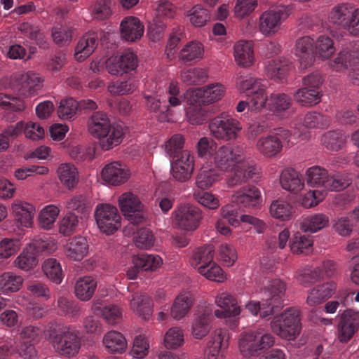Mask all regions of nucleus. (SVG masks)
Masks as SVG:
<instances>
[{"label":"nucleus","instance_id":"obj_1","mask_svg":"<svg viewBox=\"0 0 359 359\" xmlns=\"http://www.w3.org/2000/svg\"><path fill=\"white\" fill-rule=\"evenodd\" d=\"M45 339L56 353L67 358L76 356L81 347L79 331L57 321L48 324Z\"/></svg>","mask_w":359,"mask_h":359},{"label":"nucleus","instance_id":"obj_2","mask_svg":"<svg viewBox=\"0 0 359 359\" xmlns=\"http://www.w3.org/2000/svg\"><path fill=\"white\" fill-rule=\"evenodd\" d=\"M271 332L285 340H294L302 330L301 311L291 306L275 316L270 322Z\"/></svg>","mask_w":359,"mask_h":359},{"label":"nucleus","instance_id":"obj_3","mask_svg":"<svg viewBox=\"0 0 359 359\" xmlns=\"http://www.w3.org/2000/svg\"><path fill=\"white\" fill-rule=\"evenodd\" d=\"M274 344V337L261 329L243 332L238 339L239 352L248 358L258 355L261 351L271 348Z\"/></svg>","mask_w":359,"mask_h":359},{"label":"nucleus","instance_id":"obj_4","mask_svg":"<svg viewBox=\"0 0 359 359\" xmlns=\"http://www.w3.org/2000/svg\"><path fill=\"white\" fill-rule=\"evenodd\" d=\"M305 179L308 186L322 188L327 191H339L350 184L349 180L341 175H329L328 171L323 167L314 165L305 172Z\"/></svg>","mask_w":359,"mask_h":359},{"label":"nucleus","instance_id":"obj_5","mask_svg":"<svg viewBox=\"0 0 359 359\" xmlns=\"http://www.w3.org/2000/svg\"><path fill=\"white\" fill-rule=\"evenodd\" d=\"M290 137L291 133L288 130L277 128L269 134L259 137L255 147L262 156L273 158L282 152L284 144L290 142Z\"/></svg>","mask_w":359,"mask_h":359},{"label":"nucleus","instance_id":"obj_6","mask_svg":"<svg viewBox=\"0 0 359 359\" xmlns=\"http://www.w3.org/2000/svg\"><path fill=\"white\" fill-rule=\"evenodd\" d=\"M171 217L172 223L177 229L191 232L199 227L203 214L196 205L185 203L178 204L172 212Z\"/></svg>","mask_w":359,"mask_h":359},{"label":"nucleus","instance_id":"obj_7","mask_svg":"<svg viewBox=\"0 0 359 359\" xmlns=\"http://www.w3.org/2000/svg\"><path fill=\"white\" fill-rule=\"evenodd\" d=\"M210 135L218 141L230 142L236 140L242 130L241 123L231 116L221 114L209 123Z\"/></svg>","mask_w":359,"mask_h":359},{"label":"nucleus","instance_id":"obj_8","mask_svg":"<svg viewBox=\"0 0 359 359\" xmlns=\"http://www.w3.org/2000/svg\"><path fill=\"white\" fill-rule=\"evenodd\" d=\"M286 290V283L280 279H274L269 283L261 298L263 309H266L261 313L262 318L273 315L283 306Z\"/></svg>","mask_w":359,"mask_h":359},{"label":"nucleus","instance_id":"obj_9","mask_svg":"<svg viewBox=\"0 0 359 359\" xmlns=\"http://www.w3.org/2000/svg\"><path fill=\"white\" fill-rule=\"evenodd\" d=\"M94 217L100 231L107 235L113 234L121 226V217L116 207L109 203L98 204Z\"/></svg>","mask_w":359,"mask_h":359},{"label":"nucleus","instance_id":"obj_10","mask_svg":"<svg viewBox=\"0 0 359 359\" xmlns=\"http://www.w3.org/2000/svg\"><path fill=\"white\" fill-rule=\"evenodd\" d=\"M225 91L226 88L223 85L216 83L202 88L188 90L184 98L190 105H208L221 100Z\"/></svg>","mask_w":359,"mask_h":359},{"label":"nucleus","instance_id":"obj_11","mask_svg":"<svg viewBox=\"0 0 359 359\" xmlns=\"http://www.w3.org/2000/svg\"><path fill=\"white\" fill-rule=\"evenodd\" d=\"M118 205L124 217L131 223L140 224L144 220V205L133 193H123L118 198Z\"/></svg>","mask_w":359,"mask_h":359},{"label":"nucleus","instance_id":"obj_12","mask_svg":"<svg viewBox=\"0 0 359 359\" xmlns=\"http://www.w3.org/2000/svg\"><path fill=\"white\" fill-rule=\"evenodd\" d=\"M330 67L335 72H344L349 69V76L353 82H359V52L343 50L330 62Z\"/></svg>","mask_w":359,"mask_h":359},{"label":"nucleus","instance_id":"obj_13","mask_svg":"<svg viewBox=\"0 0 359 359\" xmlns=\"http://www.w3.org/2000/svg\"><path fill=\"white\" fill-rule=\"evenodd\" d=\"M41 333L39 326L29 325L22 327L19 332L20 343L15 350L18 354L25 359L34 358L36 351L34 343L39 339Z\"/></svg>","mask_w":359,"mask_h":359},{"label":"nucleus","instance_id":"obj_14","mask_svg":"<svg viewBox=\"0 0 359 359\" xmlns=\"http://www.w3.org/2000/svg\"><path fill=\"white\" fill-rule=\"evenodd\" d=\"M243 158V153L238 147L224 144L217 148L212 161L215 168L227 171Z\"/></svg>","mask_w":359,"mask_h":359},{"label":"nucleus","instance_id":"obj_15","mask_svg":"<svg viewBox=\"0 0 359 359\" xmlns=\"http://www.w3.org/2000/svg\"><path fill=\"white\" fill-rule=\"evenodd\" d=\"M232 167L231 173L227 180L229 187L240 186L250 179L259 177L260 175V168L255 163L243 159Z\"/></svg>","mask_w":359,"mask_h":359},{"label":"nucleus","instance_id":"obj_16","mask_svg":"<svg viewBox=\"0 0 359 359\" xmlns=\"http://www.w3.org/2000/svg\"><path fill=\"white\" fill-rule=\"evenodd\" d=\"M100 175L105 184L117 187L128 182L131 173L126 165L118 161H113L104 166Z\"/></svg>","mask_w":359,"mask_h":359},{"label":"nucleus","instance_id":"obj_17","mask_svg":"<svg viewBox=\"0 0 359 359\" xmlns=\"http://www.w3.org/2000/svg\"><path fill=\"white\" fill-rule=\"evenodd\" d=\"M41 81V78L33 71L21 72L14 76L13 88L20 95L28 97L40 88Z\"/></svg>","mask_w":359,"mask_h":359},{"label":"nucleus","instance_id":"obj_18","mask_svg":"<svg viewBox=\"0 0 359 359\" xmlns=\"http://www.w3.org/2000/svg\"><path fill=\"white\" fill-rule=\"evenodd\" d=\"M283 21V13L281 11L267 10L258 18V30L265 37L275 36L281 29Z\"/></svg>","mask_w":359,"mask_h":359},{"label":"nucleus","instance_id":"obj_19","mask_svg":"<svg viewBox=\"0 0 359 359\" xmlns=\"http://www.w3.org/2000/svg\"><path fill=\"white\" fill-rule=\"evenodd\" d=\"M171 164V173L177 181L189 180L194 170V157L188 150H184Z\"/></svg>","mask_w":359,"mask_h":359},{"label":"nucleus","instance_id":"obj_20","mask_svg":"<svg viewBox=\"0 0 359 359\" xmlns=\"http://www.w3.org/2000/svg\"><path fill=\"white\" fill-rule=\"evenodd\" d=\"M359 328V311L345 310L341 315L337 325L338 339L341 342L348 341Z\"/></svg>","mask_w":359,"mask_h":359},{"label":"nucleus","instance_id":"obj_21","mask_svg":"<svg viewBox=\"0 0 359 359\" xmlns=\"http://www.w3.org/2000/svg\"><path fill=\"white\" fill-rule=\"evenodd\" d=\"M212 309L205 306L199 309L194 314L191 323L190 332L196 339H202L206 337L211 330Z\"/></svg>","mask_w":359,"mask_h":359},{"label":"nucleus","instance_id":"obj_22","mask_svg":"<svg viewBox=\"0 0 359 359\" xmlns=\"http://www.w3.org/2000/svg\"><path fill=\"white\" fill-rule=\"evenodd\" d=\"M11 212L20 226L32 227L36 213L34 205L22 199H15L11 204Z\"/></svg>","mask_w":359,"mask_h":359},{"label":"nucleus","instance_id":"obj_23","mask_svg":"<svg viewBox=\"0 0 359 359\" xmlns=\"http://www.w3.org/2000/svg\"><path fill=\"white\" fill-rule=\"evenodd\" d=\"M233 202L245 208H256L262 203V194L255 186H246L237 190L232 195Z\"/></svg>","mask_w":359,"mask_h":359},{"label":"nucleus","instance_id":"obj_24","mask_svg":"<svg viewBox=\"0 0 359 359\" xmlns=\"http://www.w3.org/2000/svg\"><path fill=\"white\" fill-rule=\"evenodd\" d=\"M195 302L193 294L189 291H182L174 299L170 307V315L180 320L188 315Z\"/></svg>","mask_w":359,"mask_h":359},{"label":"nucleus","instance_id":"obj_25","mask_svg":"<svg viewBox=\"0 0 359 359\" xmlns=\"http://www.w3.org/2000/svg\"><path fill=\"white\" fill-rule=\"evenodd\" d=\"M236 63L241 67H250L255 62L254 44L252 41L240 40L233 46Z\"/></svg>","mask_w":359,"mask_h":359},{"label":"nucleus","instance_id":"obj_26","mask_svg":"<svg viewBox=\"0 0 359 359\" xmlns=\"http://www.w3.org/2000/svg\"><path fill=\"white\" fill-rule=\"evenodd\" d=\"M313 45V39L309 36H304L297 40L295 55L298 58L301 68L306 69L314 64Z\"/></svg>","mask_w":359,"mask_h":359},{"label":"nucleus","instance_id":"obj_27","mask_svg":"<svg viewBox=\"0 0 359 359\" xmlns=\"http://www.w3.org/2000/svg\"><path fill=\"white\" fill-rule=\"evenodd\" d=\"M121 36L127 41L133 42L141 39L144 34V25L136 17L124 18L120 25Z\"/></svg>","mask_w":359,"mask_h":359},{"label":"nucleus","instance_id":"obj_28","mask_svg":"<svg viewBox=\"0 0 359 359\" xmlns=\"http://www.w3.org/2000/svg\"><path fill=\"white\" fill-rule=\"evenodd\" d=\"M281 187L287 191L297 194L304 188V182L302 175L292 168H285L279 177Z\"/></svg>","mask_w":359,"mask_h":359},{"label":"nucleus","instance_id":"obj_29","mask_svg":"<svg viewBox=\"0 0 359 359\" xmlns=\"http://www.w3.org/2000/svg\"><path fill=\"white\" fill-rule=\"evenodd\" d=\"M125 135V129L120 124H112L99 137L98 143L104 151H108L114 147L119 145Z\"/></svg>","mask_w":359,"mask_h":359},{"label":"nucleus","instance_id":"obj_30","mask_svg":"<svg viewBox=\"0 0 359 359\" xmlns=\"http://www.w3.org/2000/svg\"><path fill=\"white\" fill-rule=\"evenodd\" d=\"M90 309L93 313H99L109 325L118 324L123 317L122 309L114 304L102 306L99 301H93L91 303Z\"/></svg>","mask_w":359,"mask_h":359},{"label":"nucleus","instance_id":"obj_31","mask_svg":"<svg viewBox=\"0 0 359 359\" xmlns=\"http://www.w3.org/2000/svg\"><path fill=\"white\" fill-rule=\"evenodd\" d=\"M130 310L144 320H148L153 314L150 299L142 292H135L129 299Z\"/></svg>","mask_w":359,"mask_h":359},{"label":"nucleus","instance_id":"obj_32","mask_svg":"<svg viewBox=\"0 0 359 359\" xmlns=\"http://www.w3.org/2000/svg\"><path fill=\"white\" fill-rule=\"evenodd\" d=\"M355 6L347 3L334 6L330 11L329 19L332 23L347 30Z\"/></svg>","mask_w":359,"mask_h":359},{"label":"nucleus","instance_id":"obj_33","mask_svg":"<svg viewBox=\"0 0 359 359\" xmlns=\"http://www.w3.org/2000/svg\"><path fill=\"white\" fill-rule=\"evenodd\" d=\"M98 44V36L95 32L86 33L79 39L75 48L74 57L82 62L88 57L95 50Z\"/></svg>","mask_w":359,"mask_h":359},{"label":"nucleus","instance_id":"obj_34","mask_svg":"<svg viewBox=\"0 0 359 359\" xmlns=\"http://www.w3.org/2000/svg\"><path fill=\"white\" fill-rule=\"evenodd\" d=\"M97 285V280L93 276L79 278L74 285L75 296L81 301H89L95 294Z\"/></svg>","mask_w":359,"mask_h":359},{"label":"nucleus","instance_id":"obj_35","mask_svg":"<svg viewBox=\"0 0 359 359\" xmlns=\"http://www.w3.org/2000/svg\"><path fill=\"white\" fill-rule=\"evenodd\" d=\"M290 69V62L285 58H276L267 61L265 72L267 76L275 81L285 79Z\"/></svg>","mask_w":359,"mask_h":359},{"label":"nucleus","instance_id":"obj_36","mask_svg":"<svg viewBox=\"0 0 359 359\" xmlns=\"http://www.w3.org/2000/svg\"><path fill=\"white\" fill-rule=\"evenodd\" d=\"M88 244L82 236H76L70 239L65 246V255L72 260L79 261L88 254Z\"/></svg>","mask_w":359,"mask_h":359},{"label":"nucleus","instance_id":"obj_37","mask_svg":"<svg viewBox=\"0 0 359 359\" xmlns=\"http://www.w3.org/2000/svg\"><path fill=\"white\" fill-rule=\"evenodd\" d=\"M204 55V48L198 41H190L187 43L179 53V60L184 64L191 65L201 60Z\"/></svg>","mask_w":359,"mask_h":359},{"label":"nucleus","instance_id":"obj_38","mask_svg":"<svg viewBox=\"0 0 359 359\" xmlns=\"http://www.w3.org/2000/svg\"><path fill=\"white\" fill-rule=\"evenodd\" d=\"M102 344L111 353H121L127 348V341L124 336L116 330H110L104 334Z\"/></svg>","mask_w":359,"mask_h":359},{"label":"nucleus","instance_id":"obj_39","mask_svg":"<svg viewBox=\"0 0 359 359\" xmlns=\"http://www.w3.org/2000/svg\"><path fill=\"white\" fill-rule=\"evenodd\" d=\"M112 125L108 116L101 111L93 113L88 121V130L95 138H97L106 132Z\"/></svg>","mask_w":359,"mask_h":359},{"label":"nucleus","instance_id":"obj_40","mask_svg":"<svg viewBox=\"0 0 359 359\" xmlns=\"http://www.w3.org/2000/svg\"><path fill=\"white\" fill-rule=\"evenodd\" d=\"M57 175L61 184L72 189L79 182V172L77 168L70 163L60 164L57 169Z\"/></svg>","mask_w":359,"mask_h":359},{"label":"nucleus","instance_id":"obj_41","mask_svg":"<svg viewBox=\"0 0 359 359\" xmlns=\"http://www.w3.org/2000/svg\"><path fill=\"white\" fill-rule=\"evenodd\" d=\"M214 252V247L211 245L196 248L191 257V265L196 269L198 272L201 266H209L213 261Z\"/></svg>","mask_w":359,"mask_h":359},{"label":"nucleus","instance_id":"obj_42","mask_svg":"<svg viewBox=\"0 0 359 359\" xmlns=\"http://www.w3.org/2000/svg\"><path fill=\"white\" fill-rule=\"evenodd\" d=\"M24 278L13 271H5L0 274V291L4 294L19 291L22 287Z\"/></svg>","mask_w":359,"mask_h":359},{"label":"nucleus","instance_id":"obj_43","mask_svg":"<svg viewBox=\"0 0 359 359\" xmlns=\"http://www.w3.org/2000/svg\"><path fill=\"white\" fill-rule=\"evenodd\" d=\"M330 218L323 213H316L302 219L300 229L304 232L316 233L329 225Z\"/></svg>","mask_w":359,"mask_h":359},{"label":"nucleus","instance_id":"obj_44","mask_svg":"<svg viewBox=\"0 0 359 359\" xmlns=\"http://www.w3.org/2000/svg\"><path fill=\"white\" fill-rule=\"evenodd\" d=\"M218 177L219 175L215 168L206 163L203 165L198 170L195 184L202 190L208 189L218 180Z\"/></svg>","mask_w":359,"mask_h":359},{"label":"nucleus","instance_id":"obj_45","mask_svg":"<svg viewBox=\"0 0 359 359\" xmlns=\"http://www.w3.org/2000/svg\"><path fill=\"white\" fill-rule=\"evenodd\" d=\"M265 85L266 81L250 75H241L236 79V88L241 93L247 95H251L260 90Z\"/></svg>","mask_w":359,"mask_h":359},{"label":"nucleus","instance_id":"obj_46","mask_svg":"<svg viewBox=\"0 0 359 359\" xmlns=\"http://www.w3.org/2000/svg\"><path fill=\"white\" fill-rule=\"evenodd\" d=\"M134 266L145 271L158 269L163 264L161 257L157 255L142 254L133 257Z\"/></svg>","mask_w":359,"mask_h":359},{"label":"nucleus","instance_id":"obj_47","mask_svg":"<svg viewBox=\"0 0 359 359\" xmlns=\"http://www.w3.org/2000/svg\"><path fill=\"white\" fill-rule=\"evenodd\" d=\"M320 141L326 149L336 151L344 147L346 143V137L341 132L332 130L324 133Z\"/></svg>","mask_w":359,"mask_h":359},{"label":"nucleus","instance_id":"obj_48","mask_svg":"<svg viewBox=\"0 0 359 359\" xmlns=\"http://www.w3.org/2000/svg\"><path fill=\"white\" fill-rule=\"evenodd\" d=\"M313 244V241L311 236L296 233L292 238L289 246L293 254L307 255L312 251Z\"/></svg>","mask_w":359,"mask_h":359},{"label":"nucleus","instance_id":"obj_49","mask_svg":"<svg viewBox=\"0 0 359 359\" xmlns=\"http://www.w3.org/2000/svg\"><path fill=\"white\" fill-rule=\"evenodd\" d=\"M38 264V260L35 253L28 245L14 259L13 265L14 267L24 271L32 270Z\"/></svg>","mask_w":359,"mask_h":359},{"label":"nucleus","instance_id":"obj_50","mask_svg":"<svg viewBox=\"0 0 359 359\" xmlns=\"http://www.w3.org/2000/svg\"><path fill=\"white\" fill-rule=\"evenodd\" d=\"M79 219L73 212H67L57 222L58 232L64 236H70L77 231Z\"/></svg>","mask_w":359,"mask_h":359},{"label":"nucleus","instance_id":"obj_51","mask_svg":"<svg viewBox=\"0 0 359 359\" xmlns=\"http://www.w3.org/2000/svg\"><path fill=\"white\" fill-rule=\"evenodd\" d=\"M293 212L292 206L282 199L274 200L269 206L270 215L280 221L289 220Z\"/></svg>","mask_w":359,"mask_h":359},{"label":"nucleus","instance_id":"obj_52","mask_svg":"<svg viewBox=\"0 0 359 359\" xmlns=\"http://www.w3.org/2000/svg\"><path fill=\"white\" fill-rule=\"evenodd\" d=\"M60 208L55 205H46L38 216L39 226L45 230H50L53 226L59 214Z\"/></svg>","mask_w":359,"mask_h":359},{"label":"nucleus","instance_id":"obj_53","mask_svg":"<svg viewBox=\"0 0 359 359\" xmlns=\"http://www.w3.org/2000/svg\"><path fill=\"white\" fill-rule=\"evenodd\" d=\"M294 99L302 106H312L320 102V94L316 88L303 87L295 92Z\"/></svg>","mask_w":359,"mask_h":359},{"label":"nucleus","instance_id":"obj_54","mask_svg":"<svg viewBox=\"0 0 359 359\" xmlns=\"http://www.w3.org/2000/svg\"><path fill=\"white\" fill-rule=\"evenodd\" d=\"M147 100L146 106L147 109L155 114L161 122L170 121V113L169 106L161 105L158 99L150 95H145Z\"/></svg>","mask_w":359,"mask_h":359},{"label":"nucleus","instance_id":"obj_55","mask_svg":"<svg viewBox=\"0 0 359 359\" xmlns=\"http://www.w3.org/2000/svg\"><path fill=\"white\" fill-rule=\"evenodd\" d=\"M316 53L323 60H326L336 51L333 40L327 36H320L313 43Z\"/></svg>","mask_w":359,"mask_h":359},{"label":"nucleus","instance_id":"obj_56","mask_svg":"<svg viewBox=\"0 0 359 359\" xmlns=\"http://www.w3.org/2000/svg\"><path fill=\"white\" fill-rule=\"evenodd\" d=\"M45 275L53 282L60 284L63 278V273L60 263L55 259L49 258L42 264Z\"/></svg>","mask_w":359,"mask_h":359},{"label":"nucleus","instance_id":"obj_57","mask_svg":"<svg viewBox=\"0 0 359 359\" xmlns=\"http://www.w3.org/2000/svg\"><path fill=\"white\" fill-rule=\"evenodd\" d=\"M187 16L191 24L196 27H203L210 20L209 11L198 4L189 10Z\"/></svg>","mask_w":359,"mask_h":359},{"label":"nucleus","instance_id":"obj_58","mask_svg":"<svg viewBox=\"0 0 359 359\" xmlns=\"http://www.w3.org/2000/svg\"><path fill=\"white\" fill-rule=\"evenodd\" d=\"M184 342L183 330L179 327H173L165 332L163 344L167 349H177Z\"/></svg>","mask_w":359,"mask_h":359},{"label":"nucleus","instance_id":"obj_59","mask_svg":"<svg viewBox=\"0 0 359 359\" xmlns=\"http://www.w3.org/2000/svg\"><path fill=\"white\" fill-rule=\"evenodd\" d=\"M29 248L35 253L46 252L53 253L57 248V241L51 237L34 238L29 244Z\"/></svg>","mask_w":359,"mask_h":359},{"label":"nucleus","instance_id":"obj_60","mask_svg":"<svg viewBox=\"0 0 359 359\" xmlns=\"http://www.w3.org/2000/svg\"><path fill=\"white\" fill-rule=\"evenodd\" d=\"M180 77L182 82L189 85H198L205 81L207 72L201 68H193L181 72Z\"/></svg>","mask_w":359,"mask_h":359},{"label":"nucleus","instance_id":"obj_61","mask_svg":"<svg viewBox=\"0 0 359 359\" xmlns=\"http://www.w3.org/2000/svg\"><path fill=\"white\" fill-rule=\"evenodd\" d=\"M290 105L291 99L285 93H272L269 96L268 108L274 112L285 111L290 108Z\"/></svg>","mask_w":359,"mask_h":359},{"label":"nucleus","instance_id":"obj_62","mask_svg":"<svg viewBox=\"0 0 359 359\" xmlns=\"http://www.w3.org/2000/svg\"><path fill=\"white\" fill-rule=\"evenodd\" d=\"M215 304L220 309L225 310H237V316L240 315L241 309L236 299L229 292L218 293L215 299Z\"/></svg>","mask_w":359,"mask_h":359},{"label":"nucleus","instance_id":"obj_63","mask_svg":"<svg viewBox=\"0 0 359 359\" xmlns=\"http://www.w3.org/2000/svg\"><path fill=\"white\" fill-rule=\"evenodd\" d=\"M198 273L207 279L218 283H223L227 278L222 269L213 262H211L209 266H201Z\"/></svg>","mask_w":359,"mask_h":359},{"label":"nucleus","instance_id":"obj_64","mask_svg":"<svg viewBox=\"0 0 359 359\" xmlns=\"http://www.w3.org/2000/svg\"><path fill=\"white\" fill-rule=\"evenodd\" d=\"M193 197L198 203L208 210H217L220 206L219 198L210 192H194Z\"/></svg>","mask_w":359,"mask_h":359}]
</instances>
